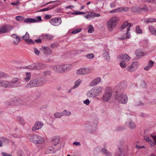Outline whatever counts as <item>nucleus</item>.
Instances as JSON below:
<instances>
[{"mask_svg":"<svg viewBox=\"0 0 156 156\" xmlns=\"http://www.w3.org/2000/svg\"><path fill=\"white\" fill-rule=\"evenodd\" d=\"M29 140L36 144L43 143L44 141V139L38 135H33L29 136Z\"/></svg>","mask_w":156,"mask_h":156,"instance_id":"nucleus-1","label":"nucleus"},{"mask_svg":"<svg viewBox=\"0 0 156 156\" xmlns=\"http://www.w3.org/2000/svg\"><path fill=\"white\" fill-rule=\"evenodd\" d=\"M118 20L117 17H112L108 22L107 27L109 30L112 31L115 27L118 22Z\"/></svg>","mask_w":156,"mask_h":156,"instance_id":"nucleus-2","label":"nucleus"},{"mask_svg":"<svg viewBox=\"0 0 156 156\" xmlns=\"http://www.w3.org/2000/svg\"><path fill=\"white\" fill-rule=\"evenodd\" d=\"M112 94V91L110 87H107L104 91L102 98V100L105 102L108 101Z\"/></svg>","mask_w":156,"mask_h":156,"instance_id":"nucleus-3","label":"nucleus"},{"mask_svg":"<svg viewBox=\"0 0 156 156\" xmlns=\"http://www.w3.org/2000/svg\"><path fill=\"white\" fill-rule=\"evenodd\" d=\"M116 98L117 101L122 104H126L128 101L127 96L125 94L117 95Z\"/></svg>","mask_w":156,"mask_h":156,"instance_id":"nucleus-4","label":"nucleus"},{"mask_svg":"<svg viewBox=\"0 0 156 156\" xmlns=\"http://www.w3.org/2000/svg\"><path fill=\"white\" fill-rule=\"evenodd\" d=\"M91 72V69H90L84 68L77 69L76 73L77 74L86 75L90 73Z\"/></svg>","mask_w":156,"mask_h":156,"instance_id":"nucleus-5","label":"nucleus"},{"mask_svg":"<svg viewBox=\"0 0 156 156\" xmlns=\"http://www.w3.org/2000/svg\"><path fill=\"white\" fill-rule=\"evenodd\" d=\"M49 21L51 24L55 26L60 25L62 23L61 19L60 18H53L50 19Z\"/></svg>","mask_w":156,"mask_h":156,"instance_id":"nucleus-6","label":"nucleus"},{"mask_svg":"<svg viewBox=\"0 0 156 156\" xmlns=\"http://www.w3.org/2000/svg\"><path fill=\"white\" fill-rule=\"evenodd\" d=\"M139 65L138 62H134L132 64L131 66L127 67L126 68V70L130 72H132L138 68Z\"/></svg>","mask_w":156,"mask_h":156,"instance_id":"nucleus-7","label":"nucleus"},{"mask_svg":"<svg viewBox=\"0 0 156 156\" xmlns=\"http://www.w3.org/2000/svg\"><path fill=\"white\" fill-rule=\"evenodd\" d=\"M13 27L10 25H6L0 27V34L5 33L11 30Z\"/></svg>","mask_w":156,"mask_h":156,"instance_id":"nucleus-8","label":"nucleus"},{"mask_svg":"<svg viewBox=\"0 0 156 156\" xmlns=\"http://www.w3.org/2000/svg\"><path fill=\"white\" fill-rule=\"evenodd\" d=\"M20 83L19 79L17 78H15L12 79L11 81H9V84L10 88L18 87L19 84L18 83Z\"/></svg>","mask_w":156,"mask_h":156,"instance_id":"nucleus-9","label":"nucleus"},{"mask_svg":"<svg viewBox=\"0 0 156 156\" xmlns=\"http://www.w3.org/2000/svg\"><path fill=\"white\" fill-rule=\"evenodd\" d=\"M60 137L58 136H55L53 137L52 140V144L53 145L52 146L51 148H49V150L52 151L54 149V147L58 143L59 141Z\"/></svg>","mask_w":156,"mask_h":156,"instance_id":"nucleus-10","label":"nucleus"},{"mask_svg":"<svg viewBox=\"0 0 156 156\" xmlns=\"http://www.w3.org/2000/svg\"><path fill=\"white\" fill-rule=\"evenodd\" d=\"M43 126V123L40 121L36 122L35 124L33 127L32 130L33 131H35L36 130L41 129Z\"/></svg>","mask_w":156,"mask_h":156,"instance_id":"nucleus-11","label":"nucleus"},{"mask_svg":"<svg viewBox=\"0 0 156 156\" xmlns=\"http://www.w3.org/2000/svg\"><path fill=\"white\" fill-rule=\"evenodd\" d=\"M36 79L32 80L25 86V87L28 88L38 87Z\"/></svg>","mask_w":156,"mask_h":156,"instance_id":"nucleus-12","label":"nucleus"},{"mask_svg":"<svg viewBox=\"0 0 156 156\" xmlns=\"http://www.w3.org/2000/svg\"><path fill=\"white\" fill-rule=\"evenodd\" d=\"M37 82V86H41L43 85L46 82V79L43 77H38L36 79Z\"/></svg>","mask_w":156,"mask_h":156,"instance_id":"nucleus-13","label":"nucleus"},{"mask_svg":"<svg viewBox=\"0 0 156 156\" xmlns=\"http://www.w3.org/2000/svg\"><path fill=\"white\" fill-rule=\"evenodd\" d=\"M30 36L29 34L26 32L25 35L22 37V38L25 41L30 44H34V42L31 39H29Z\"/></svg>","mask_w":156,"mask_h":156,"instance_id":"nucleus-14","label":"nucleus"},{"mask_svg":"<svg viewBox=\"0 0 156 156\" xmlns=\"http://www.w3.org/2000/svg\"><path fill=\"white\" fill-rule=\"evenodd\" d=\"M53 70L57 73H62V65H57L53 66Z\"/></svg>","mask_w":156,"mask_h":156,"instance_id":"nucleus-15","label":"nucleus"},{"mask_svg":"<svg viewBox=\"0 0 156 156\" xmlns=\"http://www.w3.org/2000/svg\"><path fill=\"white\" fill-rule=\"evenodd\" d=\"M131 25V23H128V21H125L122 24L121 27V29L122 30H124L126 28V31H128L130 30Z\"/></svg>","mask_w":156,"mask_h":156,"instance_id":"nucleus-16","label":"nucleus"},{"mask_svg":"<svg viewBox=\"0 0 156 156\" xmlns=\"http://www.w3.org/2000/svg\"><path fill=\"white\" fill-rule=\"evenodd\" d=\"M1 87L5 88H10L9 81L4 80H2Z\"/></svg>","mask_w":156,"mask_h":156,"instance_id":"nucleus-17","label":"nucleus"},{"mask_svg":"<svg viewBox=\"0 0 156 156\" xmlns=\"http://www.w3.org/2000/svg\"><path fill=\"white\" fill-rule=\"evenodd\" d=\"M72 68V66L70 64H66L62 65L63 73L67 72L70 70Z\"/></svg>","mask_w":156,"mask_h":156,"instance_id":"nucleus-18","label":"nucleus"},{"mask_svg":"<svg viewBox=\"0 0 156 156\" xmlns=\"http://www.w3.org/2000/svg\"><path fill=\"white\" fill-rule=\"evenodd\" d=\"M120 58L121 59L127 62L130 59V57L126 53H123L120 56Z\"/></svg>","mask_w":156,"mask_h":156,"instance_id":"nucleus-19","label":"nucleus"},{"mask_svg":"<svg viewBox=\"0 0 156 156\" xmlns=\"http://www.w3.org/2000/svg\"><path fill=\"white\" fill-rule=\"evenodd\" d=\"M53 3V4L51 6L52 7H53V9L59 5L60 4V2L59 1H50L46 4L45 5H48L49 4L51 3Z\"/></svg>","mask_w":156,"mask_h":156,"instance_id":"nucleus-20","label":"nucleus"},{"mask_svg":"<svg viewBox=\"0 0 156 156\" xmlns=\"http://www.w3.org/2000/svg\"><path fill=\"white\" fill-rule=\"evenodd\" d=\"M101 81V78L98 77L90 83L91 86H94L98 84Z\"/></svg>","mask_w":156,"mask_h":156,"instance_id":"nucleus-21","label":"nucleus"},{"mask_svg":"<svg viewBox=\"0 0 156 156\" xmlns=\"http://www.w3.org/2000/svg\"><path fill=\"white\" fill-rule=\"evenodd\" d=\"M118 86L120 90H123L126 89L127 87V83L125 81H122L118 84Z\"/></svg>","mask_w":156,"mask_h":156,"instance_id":"nucleus-22","label":"nucleus"},{"mask_svg":"<svg viewBox=\"0 0 156 156\" xmlns=\"http://www.w3.org/2000/svg\"><path fill=\"white\" fill-rule=\"evenodd\" d=\"M93 89L97 96L98 95L102 90V88L98 86L94 87L93 88Z\"/></svg>","mask_w":156,"mask_h":156,"instance_id":"nucleus-23","label":"nucleus"},{"mask_svg":"<svg viewBox=\"0 0 156 156\" xmlns=\"http://www.w3.org/2000/svg\"><path fill=\"white\" fill-rule=\"evenodd\" d=\"M154 63V62L152 61V60H150L147 65L144 67V69L146 71L148 70L153 66Z\"/></svg>","mask_w":156,"mask_h":156,"instance_id":"nucleus-24","label":"nucleus"},{"mask_svg":"<svg viewBox=\"0 0 156 156\" xmlns=\"http://www.w3.org/2000/svg\"><path fill=\"white\" fill-rule=\"evenodd\" d=\"M87 96L90 98L94 97L97 96L93 88L87 93Z\"/></svg>","mask_w":156,"mask_h":156,"instance_id":"nucleus-25","label":"nucleus"},{"mask_svg":"<svg viewBox=\"0 0 156 156\" xmlns=\"http://www.w3.org/2000/svg\"><path fill=\"white\" fill-rule=\"evenodd\" d=\"M102 153L106 156H111L112 153L109 151H107V149L105 148H102L101 150Z\"/></svg>","mask_w":156,"mask_h":156,"instance_id":"nucleus-26","label":"nucleus"},{"mask_svg":"<svg viewBox=\"0 0 156 156\" xmlns=\"http://www.w3.org/2000/svg\"><path fill=\"white\" fill-rule=\"evenodd\" d=\"M45 65L43 63H36V70H40L45 68Z\"/></svg>","mask_w":156,"mask_h":156,"instance_id":"nucleus-27","label":"nucleus"},{"mask_svg":"<svg viewBox=\"0 0 156 156\" xmlns=\"http://www.w3.org/2000/svg\"><path fill=\"white\" fill-rule=\"evenodd\" d=\"M126 124L128 126L129 128L131 129H134L136 127V125L134 123L133 121H130L128 123L126 122Z\"/></svg>","mask_w":156,"mask_h":156,"instance_id":"nucleus-28","label":"nucleus"},{"mask_svg":"<svg viewBox=\"0 0 156 156\" xmlns=\"http://www.w3.org/2000/svg\"><path fill=\"white\" fill-rule=\"evenodd\" d=\"M35 19L34 18H28L23 20V22L26 23H34L35 21Z\"/></svg>","mask_w":156,"mask_h":156,"instance_id":"nucleus-29","label":"nucleus"},{"mask_svg":"<svg viewBox=\"0 0 156 156\" xmlns=\"http://www.w3.org/2000/svg\"><path fill=\"white\" fill-rule=\"evenodd\" d=\"M13 101L9 98H8L5 102V106H10L12 105L13 103Z\"/></svg>","mask_w":156,"mask_h":156,"instance_id":"nucleus-30","label":"nucleus"},{"mask_svg":"<svg viewBox=\"0 0 156 156\" xmlns=\"http://www.w3.org/2000/svg\"><path fill=\"white\" fill-rule=\"evenodd\" d=\"M23 68L29 69L36 70V63H34L31 65L24 67Z\"/></svg>","mask_w":156,"mask_h":156,"instance_id":"nucleus-31","label":"nucleus"},{"mask_svg":"<svg viewBox=\"0 0 156 156\" xmlns=\"http://www.w3.org/2000/svg\"><path fill=\"white\" fill-rule=\"evenodd\" d=\"M144 139L147 142H148L151 147L153 146L154 144L151 141V139L147 136H144Z\"/></svg>","mask_w":156,"mask_h":156,"instance_id":"nucleus-32","label":"nucleus"},{"mask_svg":"<svg viewBox=\"0 0 156 156\" xmlns=\"http://www.w3.org/2000/svg\"><path fill=\"white\" fill-rule=\"evenodd\" d=\"M103 56L105 60H109L110 57L108 52L104 51L103 53Z\"/></svg>","mask_w":156,"mask_h":156,"instance_id":"nucleus-33","label":"nucleus"},{"mask_svg":"<svg viewBox=\"0 0 156 156\" xmlns=\"http://www.w3.org/2000/svg\"><path fill=\"white\" fill-rule=\"evenodd\" d=\"M41 50L44 51V52H46L47 53H51V51L50 50L49 48L47 46L44 47L43 46L41 48Z\"/></svg>","mask_w":156,"mask_h":156,"instance_id":"nucleus-34","label":"nucleus"},{"mask_svg":"<svg viewBox=\"0 0 156 156\" xmlns=\"http://www.w3.org/2000/svg\"><path fill=\"white\" fill-rule=\"evenodd\" d=\"M144 22L147 23H149L156 22V19L152 18L146 19L144 20Z\"/></svg>","mask_w":156,"mask_h":156,"instance_id":"nucleus-35","label":"nucleus"},{"mask_svg":"<svg viewBox=\"0 0 156 156\" xmlns=\"http://www.w3.org/2000/svg\"><path fill=\"white\" fill-rule=\"evenodd\" d=\"M31 75L30 72H27L26 73V77L24 78V80L26 81H28L30 79Z\"/></svg>","mask_w":156,"mask_h":156,"instance_id":"nucleus-36","label":"nucleus"},{"mask_svg":"<svg viewBox=\"0 0 156 156\" xmlns=\"http://www.w3.org/2000/svg\"><path fill=\"white\" fill-rule=\"evenodd\" d=\"M62 116H69L71 114V112L70 111H67L65 110L62 113Z\"/></svg>","mask_w":156,"mask_h":156,"instance_id":"nucleus-37","label":"nucleus"},{"mask_svg":"<svg viewBox=\"0 0 156 156\" xmlns=\"http://www.w3.org/2000/svg\"><path fill=\"white\" fill-rule=\"evenodd\" d=\"M119 12H126L129 10V8L128 7H120L119 8Z\"/></svg>","mask_w":156,"mask_h":156,"instance_id":"nucleus-38","label":"nucleus"},{"mask_svg":"<svg viewBox=\"0 0 156 156\" xmlns=\"http://www.w3.org/2000/svg\"><path fill=\"white\" fill-rule=\"evenodd\" d=\"M136 32L139 34H141L142 33V31L140 28V26L138 25L136 27L135 29Z\"/></svg>","mask_w":156,"mask_h":156,"instance_id":"nucleus-39","label":"nucleus"},{"mask_svg":"<svg viewBox=\"0 0 156 156\" xmlns=\"http://www.w3.org/2000/svg\"><path fill=\"white\" fill-rule=\"evenodd\" d=\"M149 9L147 7V5H145L142 8H140V12L142 11L144 12H147L148 11Z\"/></svg>","mask_w":156,"mask_h":156,"instance_id":"nucleus-40","label":"nucleus"},{"mask_svg":"<svg viewBox=\"0 0 156 156\" xmlns=\"http://www.w3.org/2000/svg\"><path fill=\"white\" fill-rule=\"evenodd\" d=\"M131 11L133 12H140V8L138 7L134 6L131 9Z\"/></svg>","mask_w":156,"mask_h":156,"instance_id":"nucleus-41","label":"nucleus"},{"mask_svg":"<svg viewBox=\"0 0 156 156\" xmlns=\"http://www.w3.org/2000/svg\"><path fill=\"white\" fill-rule=\"evenodd\" d=\"M88 32L89 33H92L94 30V27L91 25H89L87 27Z\"/></svg>","mask_w":156,"mask_h":156,"instance_id":"nucleus-42","label":"nucleus"},{"mask_svg":"<svg viewBox=\"0 0 156 156\" xmlns=\"http://www.w3.org/2000/svg\"><path fill=\"white\" fill-rule=\"evenodd\" d=\"M135 54L136 55L138 56H143L144 55V53L139 50H136L135 51Z\"/></svg>","mask_w":156,"mask_h":156,"instance_id":"nucleus-43","label":"nucleus"},{"mask_svg":"<svg viewBox=\"0 0 156 156\" xmlns=\"http://www.w3.org/2000/svg\"><path fill=\"white\" fill-rule=\"evenodd\" d=\"M150 31L152 34L155 35H156V30L155 29L154 27L152 26H150L149 27Z\"/></svg>","mask_w":156,"mask_h":156,"instance_id":"nucleus-44","label":"nucleus"},{"mask_svg":"<svg viewBox=\"0 0 156 156\" xmlns=\"http://www.w3.org/2000/svg\"><path fill=\"white\" fill-rule=\"evenodd\" d=\"M126 31V32L123 34L122 37L121 38V39H122L127 38H129V34L128 31Z\"/></svg>","mask_w":156,"mask_h":156,"instance_id":"nucleus-45","label":"nucleus"},{"mask_svg":"<svg viewBox=\"0 0 156 156\" xmlns=\"http://www.w3.org/2000/svg\"><path fill=\"white\" fill-rule=\"evenodd\" d=\"M20 39L19 37H16L15 39L13 40L14 43L15 44H17L20 42Z\"/></svg>","mask_w":156,"mask_h":156,"instance_id":"nucleus-46","label":"nucleus"},{"mask_svg":"<svg viewBox=\"0 0 156 156\" xmlns=\"http://www.w3.org/2000/svg\"><path fill=\"white\" fill-rule=\"evenodd\" d=\"M120 66L122 68H125L126 67V64L124 61H122L119 63Z\"/></svg>","mask_w":156,"mask_h":156,"instance_id":"nucleus-47","label":"nucleus"},{"mask_svg":"<svg viewBox=\"0 0 156 156\" xmlns=\"http://www.w3.org/2000/svg\"><path fill=\"white\" fill-rule=\"evenodd\" d=\"M85 57L88 59H91L94 58V55L93 54L90 53L87 54Z\"/></svg>","mask_w":156,"mask_h":156,"instance_id":"nucleus-48","label":"nucleus"},{"mask_svg":"<svg viewBox=\"0 0 156 156\" xmlns=\"http://www.w3.org/2000/svg\"><path fill=\"white\" fill-rule=\"evenodd\" d=\"M54 116L56 118H60L62 116V113L59 112L55 113Z\"/></svg>","mask_w":156,"mask_h":156,"instance_id":"nucleus-49","label":"nucleus"},{"mask_svg":"<svg viewBox=\"0 0 156 156\" xmlns=\"http://www.w3.org/2000/svg\"><path fill=\"white\" fill-rule=\"evenodd\" d=\"M16 19L18 21H21L24 20V17L20 16H16Z\"/></svg>","mask_w":156,"mask_h":156,"instance_id":"nucleus-50","label":"nucleus"},{"mask_svg":"<svg viewBox=\"0 0 156 156\" xmlns=\"http://www.w3.org/2000/svg\"><path fill=\"white\" fill-rule=\"evenodd\" d=\"M81 80L80 79H79L76 81L75 83V86L74 87V88H76L81 83Z\"/></svg>","mask_w":156,"mask_h":156,"instance_id":"nucleus-51","label":"nucleus"},{"mask_svg":"<svg viewBox=\"0 0 156 156\" xmlns=\"http://www.w3.org/2000/svg\"><path fill=\"white\" fill-rule=\"evenodd\" d=\"M122 151L120 149H119V152L116 155V156H124V154Z\"/></svg>","mask_w":156,"mask_h":156,"instance_id":"nucleus-52","label":"nucleus"},{"mask_svg":"<svg viewBox=\"0 0 156 156\" xmlns=\"http://www.w3.org/2000/svg\"><path fill=\"white\" fill-rule=\"evenodd\" d=\"M45 37H46L48 40H50L53 38V36L51 34H46L44 36Z\"/></svg>","mask_w":156,"mask_h":156,"instance_id":"nucleus-53","label":"nucleus"},{"mask_svg":"<svg viewBox=\"0 0 156 156\" xmlns=\"http://www.w3.org/2000/svg\"><path fill=\"white\" fill-rule=\"evenodd\" d=\"M71 14L74 15H77L82 14H85V13L84 12H80L75 11L72 13Z\"/></svg>","mask_w":156,"mask_h":156,"instance_id":"nucleus-54","label":"nucleus"},{"mask_svg":"<svg viewBox=\"0 0 156 156\" xmlns=\"http://www.w3.org/2000/svg\"><path fill=\"white\" fill-rule=\"evenodd\" d=\"M119 8H117L116 9H114L113 10H112L110 12V13H114L116 12H119Z\"/></svg>","mask_w":156,"mask_h":156,"instance_id":"nucleus-55","label":"nucleus"},{"mask_svg":"<svg viewBox=\"0 0 156 156\" xmlns=\"http://www.w3.org/2000/svg\"><path fill=\"white\" fill-rule=\"evenodd\" d=\"M81 31V29H76L73 30L72 32V34H74L80 32Z\"/></svg>","mask_w":156,"mask_h":156,"instance_id":"nucleus-56","label":"nucleus"},{"mask_svg":"<svg viewBox=\"0 0 156 156\" xmlns=\"http://www.w3.org/2000/svg\"><path fill=\"white\" fill-rule=\"evenodd\" d=\"M153 140H151L152 143H153V146L156 145V136H153Z\"/></svg>","mask_w":156,"mask_h":156,"instance_id":"nucleus-57","label":"nucleus"},{"mask_svg":"<svg viewBox=\"0 0 156 156\" xmlns=\"http://www.w3.org/2000/svg\"><path fill=\"white\" fill-rule=\"evenodd\" d=\"M34 49L35 54L37 55H39L40 53V51H38L36 48H34Z\"/></svg>","mask_w":156,"mask_h":156,"instance_id":"nucleus-58","label":"nucleus"},{"mask_svg":"<svg viewBox=\"0 0 156 156\" xmlns=\"http://www.w3.org/2000/svg\"><path fill=\"white\" fill-rule=\"evenodd\" d=\"M37 19H35V21L34 23H37L38 21H41L42 20L41 17V16H38L36 17Z\"/></svg>","mask_w":156,"mask_h":156,"instance_id":"nucleus-59","label":"nucleus"},{"mask_svg":"<svg viewBox=\"0 0 156 156\" xmlns=\"http://www.w3.org/2000/svg\"><path fill=\"white\" fill-rule=\"evenodd\" d=\"M6 74L2 72H0V78L6 77Z\"/></svg>","mask_w":156,"mask_h":156,"instance_id":"nucleus-60","label":"nucleus"},{"mask_svg":"<svg viewBox=\"0 0 156 156\" xmlns=\"http://www.w3.org/2000/svg\"><path fill=\"white\" fill-rule=\"evenodd\" d=\"M144 2H146L147 3H151L152 4L154 3L155 2V0H144Z\"/></svg>","mask_w":156,"mask_h":156,"instance_id":"nucleus-61","label":"nucleus"},{"mask_svg":"<svg viewBox=\"0 0 156 156\" xmlns=\"http://www.w3.org/2000/svg\"><path fill=\"white\" fill-rule=\"evenodd\" d=\"M50 72L49 71H46L44 72L43 73V75L44 76H46L48 75H49Z\"/></svg>","mask_w":156,"mask_h":156,"instance_id":"nucleus-62","label":"nucleus"},{"mask_svg":"<svg viewBox=\"0 0 156 156\" xmlns=\"http://www.w3.org/2000/svg\"><path fill=\"white\" fill-rule=\"evenodd\" d=\"M83 103L84 104L86 105H88L90 104V101L89 99H87L86 100L83 101Z\"/></svg>","mask_w":156,"mask_h":156,"instance_id":"nucleus-63","label":"nucleus"},{"mask_svg":"<svg viewBox=\"0 0 156 156\" xmlns=\"http://www.w3.org/2000/svg\"><path fill=\"white\" fill-rule=\"evenodd\" d=\"M2 154L3 156H12V155L10 154H9L8 153L4 152H2Z\"/></svg>","mask_w":156,"mask_h":156,"instance_id":"nucleus-64","label":"nucleus"}]
</instances>
